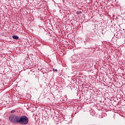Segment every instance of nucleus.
<instances>
[{
  "mask_svg": "<svg viewBox=\"0 0 125 125\" xmlns=\"http://www.w3.org/2000/svg\"><path fill=\"white\" fill-rule=\"evenodd\" d=\"M13 39H14V40H18L19 39V37H18V36L16 35H13Z\"/></svg>",
  "mask_w": 125,
  "mask_h": 125,
  "instance_id": "f03ea898",
  "label": "nucleus"
},
{
  "mask_svg": "<svg viewBox=\"0 0 125 125\" xmlns=\"http://www.w3.org/2000/svg\"><path fill=\"white\" fill-rule=\"evenodd\" d=\"M10 122L14 124L27 125L29 123V118L25 115L20 116L16 114L10 115L9 117Z\"/></svg>",
  "mask_w": 125,
  "mask_h": 125,
  "instance_id": "f257e3e1",
  "label": "nucleus"
},
{
  "mask_svg": "<svg viewBox=\"0 0 125 125\" xmlns=\"http://www.w3.org/2000/svg\"><path fill=\"white\" fill-rule=\"evenodd\" d=\"M53 71H54V72H58V70H57V69H53Z\"/></svg>",
  "mask_w": 125,
  "mask_h": 125,
  "instance_id": "7ed1b4c3",
  "label": "nucleus"
},
{
  "mask_svg": "<svg viewBox=\"0 0 125 125\" xmlns=\"http://www.w3.org/2000/svg\"><path fill=\"white\" fill-rule=\"evenodd\" d=\"M14 112H15V110H12L11 111V113H14Z\"/></svg>",
  "mask_w": 125,
  "mask_h": 125,
  "instance_id": "20e7f679",
  "label": "nucleus"
},
{
  "mask_svg": "<svg viewBox=\"0 0 125 125\" xmlns=\"http://www.w3.org/2000/svg\"><path fill=\"white\" fill-rule=\"evenodd\" d=\"M125 63H124V66H125Z\"/></svg>",
  "mask_w": 125,
  "mask_h": 125,
  "instance_id": "39448f33",
  "label": "nucleus"
}]
</instances>
